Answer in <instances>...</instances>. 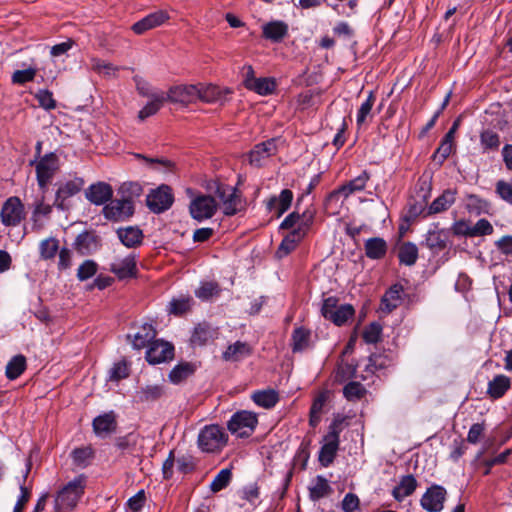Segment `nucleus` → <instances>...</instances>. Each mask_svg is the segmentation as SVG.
I'll return each instance as SVG.
<instances>
[{"mask_svg": "<svg viewBox=\"0 0 512 512\" xmlns=\"http://www.w3.org/2000/svg\"><path fill=\"white\" fill-rule=\"evenodd\" d=\"M365 252L370 259H381L387 252V243L379 237L370 238L365 243Z\"/></svg>", "mask_w": 512, "mask_h": 512, "instance_id": "33", "label": "nucleus"}, {"mask_svg": "<svg viewBox=\"0 0 512 512\" xmlns=\"http://www.w3.org/2000/svg\"><path fill=\"white\" fill-rule=\"evenodd\" d=\"M311 331L304 328H295L292 333V350L293 352H301L310 345Z\"/></svg>", "mask_w": 512, "mask_h": 512, "instance_id": "37", "label": "nucleus"}, {"mask_svg": "<svg viewBox=\"0 0 512 512\" xmlns=\"http://www.w3.org/2000/svg\"><path fill=\"white\" fill-rule=\"evenodd\" d=\"M375 102V96L370 92L368 98L361 104L357 113V124L360 126L365 123L367 117L370 115L372 107Z\"/></svg>", "mask_w": 512, "mask_h": 512, "instance_id": "57", "label": "nucleus"}, {"mask_svg": "<svg viewBox=\"0 0 512 512\" xmlns=\"http://www.w3.org/2000/svg\"><path fill=\"white\" fill-rule=\"evenodd\" d=\"M216 195L223 203L224 213L226 215H234L238 210L240 204V196L237 194L235 188L230 186L218 187Z\"/></svg>", "mask_w": 512, "mask_h": 512, "instance_id": "17", "label": "nucleus"}, {"mask_svg": "<svg viewBox=\"0 0 512 512\" xmlns=\"http://www.w3.org/2000/svg\"><path fill=\"white\" fill-rule=\"evenodd\" d=\"M382 327L380 324L373 322L363 331V339L366 343L374 344L380 339Z\"/></svg>", "mask_w": 512, "mask_h": 512, "instance_id": "58", "label": "nucleus"}, {"mask_svg": "<svg viewBox=\"0 0 512 512\" xmlns=\"http://www.w3.org/2000/svg\"><path fill=\"white\" fill-rule=\"evenodd\" d=\"M219 292L217 283L204 282L195 291V295L201 300H208Z\"/></svg>", "mask_w": 512, "mask_h": 512, "instance_id": "56", "label": "nucleus"}, {"mask_svg": "<svg viewBox=\"0 0 512 512\" xmlns=\"http://www.w3.org/2000/svg\"><path fill=\"white\" fill-rule=\"evenodd\" d=\"M228 435L218 425L205 426L198 435V446L203 452L213 453L223 449Z\"/></svg>", "mask_w": 512, "mask_h": 512, "instance_id": "2", "label": "nucleus"}, {"mask_svg": "<svg viewBox=\"0 0 512 512\" xmlns=\"http://www.w3.org/2000/svg\"><path fill=\"white\" fill-rule=\"evenodd\" d=\"M174 202L172 189L168 185H161L152 190L146 197L148 208L154 213H162L168 210Z\"/></svg>", "mask_w": 512, "mask_h": 512, "instance_id": "5", "label": "nucleus"}, {"mask_svg": "<svg viewBox=\"0 0 512 512\" xmlns=\"http://www.w3.org/2000/svg\"><path fill=\"white\" fill-rule=\"evenodd\" d=\"M417 485V480L413 475H405L400 479L398 485L394 487L392 495L397 501H402L414 493Z\"/></svg>", "mask_w": 512, "mask_h": 512, "instance_id": "26", "label": "nucleus"}, {"mask_svg": "<svg viewBox=\"0 0 512 512\" xmlns=\"http://www.w3.org/2000/svg\"><path fill=\"white\" fill-rule=\"evenodd\" d=\"M58 167V157L54 153L47 154L39 160L36 165V174L38 184L42 189L46 188Z\"/></svg>", "mask_w": 512, "mask_h": 512, "instance_id": "10", "label": "nucleus"}, {"mask_svg": "<svg viewBox=\"0 0 512 512\" xmlns=\"http://www.w3.org/2000/svg\"><path fill=\"white\" fill-rule=\"evenodd\" d=\"M310 498L313 501H317L321 498L329 496L332 493V488L330 487L327 479L323 476H317L313 481L312 485L309 487Z\"/></svg>", "mask_w": 512, "mask_h": 512, "instance_id": "34", "label": "nucleus"}, {"mask_svg": "<svg viewBox=\"0 0 512 512\" xmlns=\"http://www.w3.org/2000/svg\"><path fill=\"white\" fill-rule=\"evenodd\" d=\"M232 479L231 469H222L212 480L210 484V490L213 493H217L222 489L226 488Z\"/></svg>", "mask_w": 512, "mask_h": 512, "instance_id": "50", "label": "nucleus"}, {"mask_svg": "<svg viewBox=\"0 0 512 512\" xmlns=\"http://www.w3.org/2000/svg\"><path fill=\"white\" fill-rule=\"evenodd\" d=\"M192 299L190 297H180L173 299L169 305V312L175 315H181L190 310Z\"/></svg>", "mask_w": 512, "mask_h": 512, "instance_id": "52", "label": "nucleus"}, {"mask_svg": "<svg viewBox=\"0 0 512 512\" xmlns=\"http://www.w3.org/2000/svg\"><path fill=\"white\" fill-rule=\"evenodd\" d=\"M252 353L251 346L246 342L236 341L234 344L229 345L223 353V358L226 361L236 362L250 356Z\"/></svg>", "mask_w": 512, "mask_h": 512, "instance_id": "27", "label": "nucleus"}, {"mask_svg": "<svg viewBox=\"0 0 512 512\" xmlns=\"http://www.w3.org/2000/svg\"><path fill=\"white\" fill-rule=\"evenodd\" d=\"M163 394V387L157 384L146 385L142 387L136 394L139 402L155 401Z\"/></svg>", "mask_w": 512, "mask_h": 512, "instance_id": "42", "label": "nucleus"}, {"mask_svg": "<svg viewBox=\"0 0 512 512\" xmlns=\"http://www.w3.org/2000/svg\"><path fill=\"white\" fill-rule=\"evenodd\" d=\"M91 68L98 74L107 78L116 77L117 72L119 71V67L98 58L91 60Z\"/></svg>", "mask_w": 512, "mask_h": 512, "instance_id": "45", "label": "nucleus"}, {"mask_svg": "<svg viewBox=\"0 0 512 512\" xmlns=\"http://www.w3.org/2000/svg\"><path fill=\"white\" fill-rule=\"evenodd\" d=\"M246 88L259 95H269L274 92L276 83L273 78H251L246 82Z\"/></svg>", "mask_w": 512, "mask_h": 512, "instance_id": "30", "label": "nucleus"}, {"mask_svg": "<svg viewBox=\"0 0 512 512\" xmlns=\"http://www.w3.org/2000/svg\"><path fill=\"white\" fill-rule=\"evenodd\" d=\"M129 369L125 361L115 363L110 370L109 379L112 381H119L128 377Z\"/></svg>", "mask_w": 512, "mask_h": 512, "instance_id": "62", "label": "nucleus"}, {"mask_svg": "<svg viewBox=\"0 0 512 512\" xmlns=\"http://www.w3.org/2000/svg\"><path fill=\"white\" fill-rule=\"evenodd\" d=\"M398 258L400 263L412 266L418 259V248L412 242H404L399 246Z\"/></svg>", "mask_w": 512, "mask_h": 512, "instance_id": "35", "label": "nucleus"}, {"mask_svg": "<svg viewBox=\"0 0 512 512\" xmlns=\"http://www.w3.org/2000/svg\"><path fill=\"white\" fill-rule=\"evenodd\" d=\"M365 392V388L359 382H350L343 389L344 396L349 401L359 400L364 396Z\"/></svg>", "mask_w": 512, "mask_h": 512, "instance_id": "53", "label": "nucleus"}, {"mask_svg": "<svg viewBox=\"0 0 512 512\" xmlns=\"http://www.w3.org/2000/svg\"><path fill=\"white\" fill-rule=\"evenodd\" d=\"M339 447V430L335 424L330 426V431L324 436L323 445L319 452V461L324 466H329L337 453Z\"/></svg>", "mask_w": 512, "mask_h": 512, "instance_id": "8", "label": "nucleus"}, {"mask_svg": "<svg viewBox=\"0 0 512 512\" xmlns=\"http://www.w3.org/2000/svg\"><path fill=\"white\" fill-rule=\"evenodd\" d=\"M105 218L112 221H124L134 213V206L131 200H112L103 208Z\"/></svg>", "mask_w": 512, "mask_h": 512, "instance_id": "11", "label": "nucleus"}, {"mask_svg": "<svg viewBox=\"0 0 512 512\" xmlns=\"http://www.w3.org/2000/svg\"><path fill=\"white\" fill-rule=\"evenodd\" d=\"M82 186L83 181L81 179L67 181L62 184L56 192L55 205L60 209H64L65 200L77 194L81 190Z\"/></svg>", "mask_w": 512, "mask_h": 512, "instance_id": "23", "label": "nucleus"}, {"mask_svg": "<svg viewBox=\"0 0 512 512\" xmlns=\"http://www.w3.org/2000/svg\"><path fill=\"white\" fill-rule=\"evenodd\" d=\"M113 191L110 185L100 182L91 185L86 191L87 199L96 205H101L111 199Z\"/></svg>", "mask_w": 512, "mask_h": 512, "instance_id": "21", "label": "nucleus"}, {"mask_svg": "<svg viewBox=\"0 0 512 512\" xmlns=\"http://www.w3.org/2000/svg\"><path fill=\"white\" fill-rule=\"evenodd\" d=\"M86 479L80 475L68 482L56 495L55 512H72L84 494Z\"/></svg>", "mask_w": 512, "mask_h": 512, "instance_id": "1", "label": "nucleus"}, {"mask_svg": "<svg viewBox=\"0 0 512 512\" xmlns=\"http://www.w3.org/2000/svg\"><path fill=\"white\" fill-rule=\"evenodd\" d=\"M493 233L491 223L486 219H480L471 227L470 236L490 235Z\"/></svg>", "mask_w": 512, "mask_h": 512, "instance_id": "61", "label": "nucleus"}, {"mask_svg": "<svg viewBox=\"0 0 512 512\" xmlns=\"http://www.w3.org/2000/svg\"><path fill=\"white\" fill-rule=\"evenodd\" d=\"M35 97L38 100L39 105L46 110H51L56 107V102L53 98V94L49 90H39L35 94Z\"/></svg>", "mask_w": 512, "mask_h": 512, "instance_id": "60", "label": "nucleus"}, {"mask_svg": "<svg viewBox=\"0 0 512 512\" xmlns=\"http://www.w3.org/2000/svg\"><path fill=\"white\" fill-rule=\"evenodd\" d=\"M454 142L443 139L433 157L442 163L453 151Z\"/></svg>", "mask_w": 512, "mask_h": 512, "instance_id": "63", "label": "nucleus"}, {"mask_svg": "<svg viewBox=\"0 0 512 512\" xmlns=\"http://www.w3.org/2000/svg\"><path fill=\"white\" fill-rule=\"evenodd\" d=\"M198 100L208 104L223 105L227 95L231 94L228 88H220L213 84H198Z\"/></svg>", "mask_w": 512, "mask_h": 512, "instance_id": "12", "label": "nucleus"}, {"mask_svg": "<svg viewBox=\"0 0 512 512\" xmlns=\"http://www.w3.org/2000/svg\"><path fill=\"white\" fill-rule=\"evenodd\" d=\"M52 212V206L44 202V196L37 199L33 205V212L31 215L32 230L39 232L44 227L42 217H48Z\"/></svg>", "mask_w": 512, "mask_h": 512, "instance_id": "24", "label": "nucleus"}, {"mask_svg": "<svg viewBox=\"0 0 512 512\" xmlns=\"http://www.w3.org/2000/svg\"><path fill=\"white\" fill-rule=\"evenodd\" d=\"M448 242L449 233L444 229H433L427 232L425 244L434 253L444 250Z\"/></svg>", "mask_w": 512, "mask_h": 512, "instance_id": "22", "label": "nucleus"}, {"mask_svg": "<svg viewBox=\"0 0 512 512\" xmlns=\"http://www.w3.org/2000/svg\"><path fill=\"white\" fill-rule=\"evenodd\" d=\"M457 190L446 189L430 204L426 215H434L447 211L456 201Z\"/></svg>", "mask_w": 512, "mask_h": 512, "instance_id": "19", "label": "nucleus"}, {"mask_svg": "<svg viewBox=\"0 0 512 512\" xmlns=\"http://www.w3.org/2000/svg\"><path fill=\"white\" fill-rule=\"evenodd\" d=\"M277 151L275 139H269L259 143L249 152V163L253 166H262L265 161Z\"/></svg>", "mask_w": 512, "mask_h": 512, "instance_id": "16", "label": "nucleus"}, {"mask_svg": "<svg viewBox=\"0 0 512 512\" xmlns=\"http://www.w3.org/2000/svg\"><path fill=\"white\" fill-rule=\"evenodd\" d=\"M156 336V331L150 324L143 325L139 331L132 336V346L135 349H142L146 345H150Z\"/></svg>", "mask_w": 512, "mask_h": 512, "instance_id": "29", "label": "nucleus"}, {"mask_svg": "<svg viewBox=\"0 0 512 512\" xmlns=\"http://www.w3.org/2000/svg\"><path fill=\"white\" fill-rule=\"evenodd\" d=\"M217 331L206 323L195 327L191 336V343L194 346H203L216 337Z\"/></svg>", "mask_w": 512, "mask_h": 512, "instance_id": "28", "label": "nucleus"}, {"mask_svg": "<svg viewBox=\"0 0 512 512\" xmlns=\"http://www.w3.org/2000/svg\"><path fill=\"white\" fill-rule=\"evenodd\" d=\"M110 271L120 280L136 275V260L133 254L125 257L116 256L110 264Z\"/></svg>", "mask_w": 512, "mask_h": 512, "instance_id": "15", "label": "nucleus"}, {"mask_svg": "<svg viewBox=\"0 0 512 512\" xmlns=\"http://www.w3.org/2000/svg\"><path fill=\"white\" fill-rule=\"evenodd\" d=\"M309 228L307 222H301L297 228L293 229L281 242L276 252L279 258L287 256L292 252L298 243L305 237Z\"/></svg>", "mask_w": 512, "mask_h": 512, "instance_id": "13", "label": "nucleus"}, {"mask_svg": "<svg viewBox=\"0 0 512 512\" xmlns=\"http://www.w3.org/2000/svg\"><path fill=\"white\" fill-rule=\"evenodd\" d=\"M258 423L257 415L250 411L236 412L228 422L231 433L240 437L248 436Z\"/></svg>", "mask_w": 512, "mask_h": 512, "instance_id": "4", "label": "nucleus"}, {"mask_svg": "<svg viewBox=\"0 0 512 512\" xmlns=\"http://www.w3.org/2000/svg\"><path fill=\"white\" fill-rule=\"evenodd\" d=\"M354 315V308L350 304H345L338 306L333 314H330L327 318L331 320L334 324L340 326L344 324L349 318Z\"/></svg>", "mask_w": 512, "mask_h": 512, "instance_id": "47", "label": "nucleus"}, {"mask_svg": "<svg viewBox=\"0 0 512 512\" xmlns=\"http://www.w3.org/2000/svg\"><path fill=\"white\" fill-rule=\"evenodd\" d=\"M403 287L400 284H394L383 295L381 300V311L391 313L402 302Z\"/></svg>", "mask_w": 512, "mask_h": 512, "instance_id": "20", "label": "nucleus"}, {"mask_svg": "<svg viewBox=\"0 0 512 512\" xmlns=\"http://www.w3.org/2000/svg\"><path fill=\"white\" fill-rule=\"evenodd\" d=\"M368 179L369 174L366 171H363L359 176L343 185L339 189V193L343 194L344 197H348L355 192L362 191L365 188Z\"/></svg>", "mask_w": 512, "mask_h": 512, "instance_id": "39", "label": "nucleus"}, {"mask_svg": "<svg viewBox=\"0 0 512 512\" xmlns=\"http://www.w3.org/2000/svg\"><path fill=\"white\" fill-rule=\"evenodd\" d=\"M145 500V492L140 490L137 494L128 500L127 506L132 512H140L145 504Z\"/></svg>", "mask_w": 512, "mask_h": 512, "instance_id": "64", "label": "nucleus"}, {"mask_svg": "<svg viewBox=\"0 0 512 512\" xmlns=\"http://www.w3.org/2000/svg\"><path fill=\"white\" fill-rule=\"evenodd\" d=\"M327 401V393L323 392L319 394L313 401L310 409V424L315 427L319 421L323 411V407Z\"/></svg>", "mask_w": 512, "mask_h": 512, "instance_id": "49", "label": "nucleus"}, {"mask_svg": "<svg viewBox=\"0 0 512 512\" xmlns=\"http://www.w3.org/2000/svg\"><path fill=\"white\" fill-rule=\"evenodd\" d=\"M292 199L293 193L288 189H284L278 198L273 197L268 201L267 207L269 210H276L277 216H281L290 207Z\"/></svg>", "mask_w": 512, "mask_h": 512, "instance_id": "31", "label": "nucleus"}, {"mask_svg": "<svg viewBox=\"0 0 512 512\" xmlns=\"http://www.w3.org/2000/svg\"><path fill=\"white\" fill-rule=\"evenodd\" d=\"M121 242L127 247H133L141 242L142 232L135 227L122 228L117 231Z\"/></svg>", "mask_w": 512, "mask_h": 512, "instance_id": "40", "label": "nucleus"}, {"mask_svg": "<svg viewBox=\"0 0 512 512\" xmlns=\"http://www.w3.org/2000/svg\"><path fill=\"white\" fill-rule=\"evenodd\" d=\"M98 265L93 260H85L77 270V278L80 281H85L93 277L97 272Z\"/></svg>", "mask_w": 512, "mask_h": 512, "instance_id": "54", "label": "nucleus"}, {"mask_svg": "<svg viewBox=\"0 0 512 512\" xmlns=\"http://www.w3.org/2000/svg\"><path fill=\"white\" fill-rule=\"evenodd\" d=\"M26 368V359L22 355L14 356L6 366V376L13 380L19 377Z\"/></svg>", "mask_w": 512, "mask_h": 512, "instance_id": "43", "label": "nucleus"}, {"mask_svg": "<svg viewBox=\"0 0 512 512\" xmlns=\"http://www.w3.org/2000/svg\"><path fill=\"white\" fill-rule=\"evenodd\" d=\"M263 37L273 42H280L288 34V25L283 21H271L262 27Z\"/></svg>", "mask_w": 512, "mask_h": 512, "instance_id": "25", "label": "nucleus"}, {"mask_svg": "<svg viewBox=\"0 0 512 512\" xmlns=\"http://www.w3.org/2000/svg\"><path fill=\"white\" fill-rule=\"evenodd\" d=\"M115 426V419L112 414L98 416L93 421V428L96 434L102 435L111 432Z\"/></svg>", "mask_w": 512, "mask_h": 512, "instance_id": "44", "label": "nucleus"}, {"mask_svg": "<svg viewBox=\"0 0 512 512\" xmlns=\"http://www.w3.org/2000/svg\"><path fill=\"white\" fill-rule=\"evenodd\" d=\"M58 250L59 241L53 237L44 239L39 244L40 257L45 260L54 258Z\"/></svg>", "mask_w": 512, "mask_h": 512, "instance_id": "46", "label": "nucleus"}, {"mask_svg": "<svg viewBox=\"0 0 512 512\" xmlns=\"http://www.w3.org/2000/svg\"><path fill=\"white\" fill-rule=\"evenodd\" d=\"M217 202L210 195H199L189 205L191 217L197 221L211 218L217 211Z\"/></svg>", "mask_w": 512, "mask_h": 512, "instance_id": "6", "label": "nucleus"}, {"mask_svg": "<svg viewBox=\"0 0 512 512\" xmlns=\"http://www.w3.org/2000/svg\"><path fill=\"white\" fill-rule=\"evenodd\" d=\"M496 193L503 201L512 205V180H499L496 183Z\"/></svg>", "mask_w": 512, "mask_h": 512, "instance_id": "59", "label": "nucleus"}, {"mask_svg": "<svg viewBox=\"0 0 512 512\" xmlns=\"http://www.w3.org/2000/svg\"><path fill=\"white\" fill-rule=\"evenodd\" d=\"M1 221L5 226H17L24 219V206L18 197L8 198L1 209Z\"/></svg>", "mask_w": 512, "mask_h": 512, "instance_id": "7", "label": "nucleus"}, {"mask_svg": "<svg viewBox=\"0 0 512 512\" xmlns=\"http://www.w3.org/2000/svg\"><path fill=\"white\" fill-rule=\"evenodd\" d=\"M174 348L165 341L155 340L149 346L146 352V359L151 364H158L173 358Z\"/></svg>", "mask_w": 512, "mask_h": 512, "instance_id": "14", "label": "nucleus"}, {"mask_svg": "<svg viewBox=\"0 0 512 512\" xmlns=\"http://www.w3.org/2000/svg\"><path fill=\"white\" fill-rule=\"evenodd\" d=\"M447 492L440 485H432L422 495L421 507L427 512H440L444 508Z\"/></svg>", "mask_w": 512, "mask_h": 512, "instance_id": "9", "label": "nucleus"}, {"mask_svg": "<svg viewBox=\"0 0 512 512\" xmlns=\"http://www.w3.org/2000/svg\"><path fill=\"white\" fill-rule=\"evenodd\" d=\"M510 388V379L505 375H497L488 384V394L493 398L502 397Z\"/></svg>", "mask_w": 512, "mask_h": 512, "instance_id": "38", "label": "nucleus"}, {"mask_svg": "<svg viewBox=\"0 0 512 512\" xmlns=\"http://www.w3.org/2000/svg\"><path fill=\"white\" fill-rule=\"evenodd\" d=\"M96 247L95 236L88 232L79 234L75 240V248L82 255L89 254Z\"/></svg>", "mask_w": 512, "mask_h": 512, "instance_id": "41", "label": "nucleus"}, {"mask_svg": "<svg viewBox=\"0 0 512 512\" xmlns=\"http://www.w3.org/2000/svg\"><path fill=\"white\" fill-rule=\"evenodd\" d=\"M480 142L484 150H497L500 145V138L496 132L487 129L481 132Z\"/></svg>", "mask_w": 512, "mask_h": 512, "instance_id": "51", "label": "nucleus"}, {"mask_svg": "<svg viewBox=\"0 0 512 512\" xmlns=\"http://www.w3.org/2000/svg\"><path fill=\"white\" fill-rule=\"evenodd\" d=\"M37 74V69L29 67L24 70H16L12 74V83L23 85L27 82L33 81Z\"/></svg>", "mask_w": 512, "mask_h": 512, "instance_id": "55", "label": "nucleus"}, {"mask_svg": "<svg viewBox=\"0 0 512 512\" xmlns=\"http://www.w3.org/2000/svg\"><path fill=\"white\" fill-rule=\"evenodd\" d=\"M252 400L260 407L270 409L279 401V395L274 389L259 390L252 394Z\"/></svg>", "mask_w": 512, "mask_h": 512, "instance_id": "32", "label": "nucleus"}, {"mask_svg": "<svg viewBox=\"0 0 512 512\" xmlns=\"http://www.w3.org/2000/svg\"><path fill=\"white\" fill-rule=\"evenodd\" d=\"M198 84H180L169 88L166 101L188 106L198 101Z\"/></svg>", "mask_w": 512, "mask_h": 512, "instance_id": "3", "label": "nucleus"}, {"mask_svg": "<svg viewBox=\"0 0 512 512\" xmlns=\"http://www.w3.org/2000/svg\"><path fill=\"white\" fill-rule=\"evenodd\" d=\"M169 19V15L165 11H156L136 22L132 29L136 34H143L148 30L163 25Z\"/></svg>", "mask_w": 512, "mask_h": 512, "instance_id": "18", "label": "nucleus"}, {"mask_svg": "<svg viewBox=\"0 0 512 512\" xmlns=\"http://www.w3.org/2000/svg\"><path fill=\"white\" fill-rule=\"evenodd\" d=\"M165 102L166 98L164 94L151 95L150 101L139 111L138 118L143 121L146 118L155 115Z\"/></svg>", "mask_w": 512, "mask_h": 512, "instance_id": "36", "label": "nucleus"}, {"mask_svg": "<svg viewBox=\"0 0 512 512\" xmlns=\"http://www.w3.org/2000/svg\"><path fill=\"white\" fill-rule=\"evenodd\" d=\"M193 372V365L189 363L179 364L171 370L169 374V379L172 383L178 384L185 380L186 378H188L190 375H192Z\"/></svg>", "mask_w": 512, "mask_h": 512, "instance_id": "48", "label": "nucleus"}]
</instances>
